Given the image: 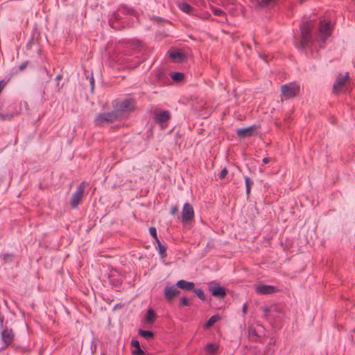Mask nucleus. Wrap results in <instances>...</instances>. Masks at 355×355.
<instances>
[{"mask_svg": "<svg viewBox=\"0 0 355 355\" xmlns=\"http://www.w3.org/2000/svg\"><path fill=\"white\" fill-rule=\"evenodd\" d=\"M300 40L296 46L301 49H309L313 42L311 28L308 22H303L300 26Z\"/></svg>", "mask_w": 355, "mask_h": 355, "instance_id": "obj_1", "label": "nucleus"}, {"mask_svg": "<svg viewBox=\"0 0 355 355\" xmlns=\"http://www.w3.org/2000/svg\"><path fill=\"white\" fill-rule=\"evenodd\" d=\"M136 102L134 98H125L123 100H115L113 102V107L118 111L120 117L123 112H132L135 108Z\"/></svg>", "mask_w": 355, "mask_h": 355, "instance_id": "obj_2", "label": "nucleus"}, {"mask_svg": "<svg viewBox=\"0 0 355 355\" xmlns=\"http://www.w3.org/2000/svg\"><path fill=\"white\" fill-rule=\"evenodd\" d=\"M119 118L118 111L115 109L109 112L101 113L96 115L94 119L96 125H102L103 123H112L116 121Z\"/></svg>", "mask_w": 355, "mask_h": 355, "instance_id": "obj_3", "label": "nucleus"}, {"mask_svg": "<svg viewBox=\"0 0 355 355\" xmlns=\"http://www.w3.org/2000/svg\"><path fill=\"white\" fill-rule=\"evenodd\" d=\"M300 91V87L295 83H289L281 86L282 95L286 99L295 98L298 95Z\"/></svg>", "mask_w": 355, "mask_h": 355, "instance_id": "obj_4", "label": "nucleus"}, {"mask_svg": "<svg viewBox=\"0 0 355 355\" xmlns=\"http://www.w3.org/2000/svg\"><path fill=\"white\" fill-rule=\"evenodd\" d=\"M87 184L85 181L82 182L77 187L76 191L72 195L71 199L70 200V205L72 208H76L80 203Z\"/></svg>", "mask_w": 355, "mask_h": 355, "instance_id": "obj_5", "label": "nucleus"}, {"mask_svg": "<svg viewBox=\"0 0 355 355\" xmlns=\"http://www.w3.org/2000/svg\"><path fill=\"white\" fill-rule=\"evenodd\" d=\"M194 221V210L191 205L187 202L182 210V222L184 224H190Z\"/></svg>", "mask_w": 355, "mask_h": 355, "instance_id": "obj_6", "label": "nucleus"}, {"mask_svg": "<svg viewBox=\"0 0 355 355\" xmlns=\"http://www.w3.org/2000/svg\"><path fill=\"white\" fill-rule=\"evenodd\" d=\"M349 78V72H347L345 75L339 73L336 77L335 83L333 85V92L335 94L340 92Z\"/></svg>", "mask_w": 355, "mask_h": 355, "instance_id": "obj_7", "label": "nucleus"}, {"mask_svg": "<svg viewBox=\"0 0 355 355\" xmlns=\"http://www.w3.org/2000/svg\"><path fill=\"white\" fill-rule=\"evenodd\" d=\"M275 286L266 284H258L255 286V291L259 295H270L278 291Z\"/></svg>", "mask_w": 355, "mask_h": 355, "instance_id": "obj_8", "label": "nucleus"}, {"mask_svg": "<svg viewBox=\"0 0 355 355\" xmlns=\"http://www.w3.org/2000/svg\"><path fill=\"white\" fill-rule=\"evenodd\" d=\"M176 286H166L164 290V295L166 300L168 302H171L173 299L180 294V291Z\"/></svg>", "mask_w": 355, "mask_h": 355, "instance_id": "obj_9", "label": "nucleus"}, {"mask_svg": "<svg viewBox=\"0 0 355 355\" xmlns=\"http://www.w3.org/2000/svg\"><path fill=\"white\" fill-rule=\"evenodd\" d=\"M209 290L214 297L220 300L224 299L227 295L226 289L224 287L220 286L218 285L209 286Z\"/></svg>", "mask_w": 355, "mask_h": 355, "instance_id": "obj_10", "label": "nucleus"}, {"mask_svg": "<svg viewBox=\"0 0 355 355\" xmlns=\"http://www.w3.org/2000/svg\"><path fill=\"white\" fill-rule=\"evenodd\" d=\"M257 126L252 125L247 128H240L236 130L237 136L240 138L249 137L254 135Z\"/></svg>", "mask_w": 355, "mask_h": 355, "instance_id": "obj_11", "label": "nucleus"}, {"mask_svg": "<svg viewBox=\"0 0 355 355\" xmlns=\"http://www.w3.org/2000/svg\"><path fill=\"white\" fill-rule=\"evenodd\" d=\"M169 58L176 63H182L187 59L186 55L181 51H171L169 53Z\"/></svg>", "mask_w": 355, "mask_h": 355, "instance_id": "obj_12", "label": "nucleus"}, {"mask_svg": "<svg viewBox=\"0 0 355 355\" xmlns=\"http://www.w3.org/2000/svg\"><path fill=\"white\" fill-rule=\"evenodd\" d=\"M320 32L323 40H325L330 35V21L321 22L320 26Z\"/></svg>", "mask_w": 355, "mask_h": 355, "instance_id": "obj_13", "label": "nucleus"}, {"mask_svg": "<svg viewBox=\"0 0 355 355\" xmlns=\"http://www.w3.org/2000/svg\"><path fill=\"white\" fill-rule=\"evenodd\" d=\"M176 287L184 291H193L195 288V284L191 282H187L186 280H179L175 284Z\"/></svg>", "mask_w": 355, "mask_h": 355, "instance_id": "obj_14", "label": "nucleus"}, {"mask_svg": "<svg viewBox=\"0 0 355 355\" xmlns=\"http://www.w3.org/2000/svg\"><path fill=\"white\" fill-rule=\"evenodd\" d=\"M14 339V334L12 329H6L2 331V340L6 346L10 345Z\"/></svg>", "mask_w": 355, "mask_h": 355, "instance_id": "obj_15", "label": "nucleus"}, {"mask_svg": "<svg viewBox=\"0 0 355 355\" xmlns=\"http://www.w3.org/2000/svg\"><path fill=\"white\" fill-rule=\"evenodd\" d=\"M260 309L263 311V315L266 318L270 319V318H275L274 313L278 312L276 306H261Z\"/></svg>", "mask_w": 355, "mask_h": 355, "instance_id": "obj_16", "label": "nucleus"}, {"mask_svg": "<svg viewBox=\"0 0 355 355\" xmlns=\"http://www.w3.org/2000/svg\"><path fill=\"white\" fill-rule=\"evenodd\" d=\"M171 118L170 112L167 110L162 111L155 114V120L157 123H163L168 121Z\"/></svg>", "mask_w": 355, "mask_h": 355, "instance_id": "obj_17", "label": "nucleus"}, {"mask_svg": "<svg viewBox=\"0 0 355 355\" xmlns=\"http://www.w3.org/2000/svg\"><path fill=\"white\" fill-rule=\"evenodd\" d=\"M131 346L135 348L132 352L133 355H145V352L141 349L139 342L137 340L132 339Z\"/></svg>", "mask_w": 355, "mask_h": 355, "instance_id": "obj_18", "label": "nucleus"}, {"mask_svg": "<svg viewBox=\"0 0 355 355\" xmlns=\"http://www.w3.org/2000/svg\"><path fill=\"white\" fill-rule=\"evenodd\" d=\"M122 17L121 13L119 12V10L116 12H114L111 17L109 19V24L111 27L113 28H115L114 23L116 22L119 19H120Z\"/></svg>", "mask_w": 355, "mask_h": 355, "instance_id": "obj_19", "label": "nucleus"}, {"mask_svg": "<svg viewBox=\"0 0 355 355\" xmlns=\"http://www.w3.org/2000/svg\"><path fill=\"white\" fill-rule=\"evenodd\" d=\"M118 10L121 16L125 15H136V12L134 9L128 8L126 6H121L118 8Z\"/></svg>", "mask_w": 355, "mask_h": 355, "instance_id": "obj_20", "label": "nucleus"}, {"mask_svg": "<svg viewBox=\"0 0 355 355\" xmlns=\"http://www.w3.org/2000/svg\"><path fill=\"white\" fill-rule=\"evenodd\" d=\"M156 314L155 311L150 309L148 310L146 315V321L148 324H153L155 321Z\"/></svg>", "mask_w": 355, "mask_h": 355, "instance_id": "obj_21", "label": "nucleus"}, {"mask_svg": "<svg viewBox=\"0 0 355 355\" xmlns=\"http://www.w3.org/2000/svg\"><path fill=\"white\" fill-rule=\"evenodd\" d=\"M138 334L146 340H150L154 337V333L151 331L139 329Z\"/></svg>", "mask_w": 355, "mask_h": 355, "instance_id": "obj_22", "label": "nucleus"}, {"mask_svg": "<svg viewBox=\"0 0 355 355\" xmlns=\"http://www.w3.org/2000/svg\"><path fill=\"white\" fill-rule=\"evenodd\" d=\"M220 317L218 315H212L205 323L204 327L205 329H209L218 320Z\"/></svg>", "mask_w": 355, "mask_h": 355, "instance_id": "obj_23", "label": "nucleus"}, {"mask_svg": "<svg viewBox=\"0 0 355 355\" xmlns=\"http://www.w3.org/2000/svg\"><path fill=\"white\" fill-rule=\"evenodd\" d=\"M178 8L185 13H190L193 10L192 7L185 2L179 3Z\"/></svg>", "mask_w": 355, "mask_h": 355, "instance_id": "obj_24", "label": "nucleus"}, {"mask_svg": "<svg viewBox=\"0 0 355 355\" xmlns=\"http://www.w3.org/2000/svg\"><path fill=\"white\" fill-rule=\"evenodd\" d=\"M205 349L209 355H212L218 349V345L214 343H208L205 347Z\"/></svg>", "mask_w": 355, "mask_h": 355, "instance_id": "obj_25", "label": "nucleus"}, {"mask_svg": "<svg viewBox=\"0 0 355 355\" xmlns=\"http://www.w3.org/2000/svg\"><path fill=\"white\" fill-rule=\"evenodd\" d=\"M245 183L246 187V194L248 197L250 193L251 187L253 185V181L249 177L245 178Z\"/></svg>", "mask_w": 355, "mask_h": 355, "instance_id": "obj_26", "label": "nucleus"}, {"mask_svg": "<svg viewBox=\"0 0 355 355\" xmlns=\"http://www.w3.org/2000/svg\"><path fill=\"white\" fill-rule=\"evenodd\" d=\"M221 3L227 10L230 6L239 7V5L236 3L235 0H221Z\"/></svg>", "mask_w": 355, "mask_h": 355, "instance_id": "obj_27", "label": "nucleus"}, {"mask_svg": "<svg viewBox=\"0 0 355 355\" xmlns=\"http://www.w3.org/2000/svg\"><path fill=\"white\" fill-rule=\"evenodd\" d=\"M157 249L162 258L166 257V247L164 245L159 243V245H157Z\"/></svg>", "mask_w": 355, "mask_h": 355, "instance_id": "obj_28", "label": "nucleus"}, {"mask_svg": "<svg viewBox=\"0 0 355 355\" xmlns=\"http://www.w3.org/2000/svg\"><path fill=\"white\" fill-rule=\"evenodd\" d=\"M210 8L215 15H217V16L223 15L225 17V21H227L226 14L225 13V12H223V10H222L221 9H219V8H216L214 6H211Z\"/></svg>", "mask_w": 355, "mask_h": 355, "instance_id": "obj_29", "label": "nucleus"}, {"mask_svg": "<svg viewBox=\"0 0 355 355\" xmlns=\"http://www.w3.org/2000/svg\"><path fill=\"white\" fill-rule=\"evenodd\" d=\"M196 296L200 299L201 300H205V295L204 293V291L201 288H195L193 290Z\"/></svg>", "mask_w": 355, "mask_h": 355, "instance_id": "obj_30", "label": "nucleus"}, {"mask_svg": "<svg viewBox=\"0 0 355 355\" xmlns=\"http://www.w3.org/2000/svg\"><path fill=\"white\" fill-rule=\"evenodd\" d=\"M14 116L12 113L0 112V119L2 121L8 120L10 121Z\"/></svg>", "mask_w": 355, "mask_h": 355, "instance_id": "obj_31", "label": "nucleus"}, {"mask_svg": "<svg viewBox=\"0 0 355 355\" xmlns=\"http://www.w3.org/2000/svg\"><path fill=\"white\" fill-rule=\"evenodd\" d=\"M184 73L181 72H175L171 75V78L175 81H180L184 78Z\"/></svg>", "mask_w": 355, "mask_h": 355, "instance_id": "obj_32", "label": "nucleus"}, {"mask_svg": "<svg viewBox=\"0 0 355 355\" xmlns=\"http://www.w3.org/2000/svg\"><path fill=\"white\" fill-rule=\"evenodd\" d=\"M2 259L5 263L12 262L13 261V254L9 253L4 254Z\"/></svg>", "mask_w": 355, "mask_h": 355, "instance_id": "obj_33", "label": "nucleus"}, {"mask_svg": "<svg viewBox=\"0 0 355 355\" xmlns=\"http://www.w3.org/2000/svg\"><path fill=\"white\" fill-rule=\"evenodd\" d=\"M191 304L189 299L186 297H182L180 299V305L182 306H188Z\"/></svg>", "mask_w": 355, "mask_h": 355, "instance_id": "obj_34", "label": "nucleus"}, {"mask_svg": "<svg viewBox=\"0 0 355 355\" xmlns=\"http://www.w3.org/2000/svg\"><path fill=\"white\" fill-rule=\"evenodd\" d=\"M238 8H239V7H236V6H230L227 8V10H228V12H230V14L231 15H236L238 14Z\"/></svg>", "mask_w": 355, "mask_h": 355, "instance_id": "obj_35", "label": "nucleus"}, {"mask_svg": "<svg viewBox=\"0 0 355 355\" xmlns=\"http://www.w3.org/2000/svg\"><path fill=\"white\" fill-rule=\"evenodd\" d=\"M277 0H261L260 5L261 6H267L272 5L276 2Z\"/></svg>", "mask_w": 355, "mask_h": 355, "instance_id": "obj_36", "label": "nucleus"}, {"mask_svg": "<svg viewBox=\"0 0 355 355\" xmlns=\"http://www.w3.org/2000/svg\"><path fill=\"white\" fill-rule=\"evenodd\" d=\"M149 232H150V234L154 238V239H157V230H156V228L155 227H150L149 228Z\"/></svg>", "mask_w": 355, "mask_h": 355, "instance_id": "obj_37", "label": "nucleus"}, {"mask_svg": "<svg viewBox=\"0 0 355 355\" xmlns=\"http://www.w3.org/2000/svg\"><path fill=\"white\" fill-rule=\"evenodd\" d=\"M227 173H228V171L226 168H223L219 174L220 179L225 178V176L227 175Z\"/></svg>", "mask_w": 355, "mask_h": 355, "instance_id": "obj_38", "label": "nucleus"}, {"mask_svg": "<svg viewBox=\"0 0 355 355\" xmlns=\"http://www.w3.org/2000/svg\"><path fill=\"white\" fill-rule=\"evenodd\" d=\"M178 212V206H173L170 209V213L173 216L177 214Z\"/></svg>", "mask_w": 355, "mask_h": 355, "instance_id": "obj_39", "label": "nucleus"}, {"mask_svg": "<svg viewBox=\"0 0 355 355\" xmlns=\"http://www.w3.org/2000/svg\"><path fill=\"white\" fill-rule=\"evenodd\" d=\"M132 44L134 45H135L136 46H138V47L143 46L142 42L141 41H139V40H133L132 41Z\"/></svg>", "mask_w": 355, "mask_h": 355, "instance_id": "obj_40", "label": "nucleus"}, {"mask_svg": "<svg viewBox=\"0 0 355 355\" xmlns=\"http://www.w3.org/2000/svg\"><path fill=\"white\" fill-rule=\"evenodd\" d=\"M27 64H28V62H24L21 63V64L19 65V69L20 71H22V70L25 69H26V66H27Z\"/></svg>", "mask_w": 355, "mask_h": 355, "instance_id": "obj_41", "label": "nucleus"}, {"mask_svg": "<svg viewBox=\"0 0 355 355\" xmlns=\"http://www.w3.org/2000/svg\"><path fill=\"white\" fill-rule=\"evenodd\" d=\"M271 160L272 159L270 157H265L263 159V162L266 164H268Z\"/></svg>", "mask_w": 355, "mask_h": 355, "instance_id": "obj_42", "label": "nucleus"}, {"mask_svg": "<svg viewBox=\"0 0 355 355\" xmlns=\"http://www.w3.org/2000/svg\"><path fill=\"white\" fill-rule=\"evenodd\" d=\"M247 307H248L247 304H243V309H242V310H243V313L244 314H245V313H246V311H247Z\"/></svg>", "mask_w": 355, "mask_h": 355, "instance_id": "obj_43", "label": "nucleus"}, {"mask_svg": "<svg viewBox=\"0 0 355 355\" xmlns=\"http://www.w3.org/2000/svg\"><path fill=\"white\" fill-rule=\"evenodd\" d=\"M250 334L252 336H257L255 329H250L249 330Z\"/></svg>", "mask_w": 355, "mask_h": 355, "instance_id": "obj_44", "label": "nucleus"}, {"mask_svg": "<svg viewBox=\"0 0 355 355\" xmlns=\"http://www.w3.org/2000/svg\"><path fill=\"white\" fill-rule=\"evenodd\" d=\"M90 84H91V86H92V89H94V80L93 78H91L90 80Z\"/></svg>", "mask_w": 355, "mask_h": 355, "instance_id": "obj_45", "label": "nucleus"}, {"mask_svg": "<svg viewBox=\"0 0 355 355\" xmlns=\"http://www.w3.org/2000/svg\"><path fill=\"white\" fill-rule=\"evenodd\" d=\"M155 240V242L157 243V245H159V243H161L158 239V237L157 236V239H154Z\"/></svg>", "mask_w": 355, "mask_h": 355, "instance_id": "obj_46", "label": "nucleus"}, {"mask_svg": "<svg viewBox=\"0 0 355 355\" xmlns=\"http://www.w3.org/2000/svg\"><path fill=\"white\" fill-rule=\"evenodd\" d=\"M60 77H61V76L59 75V76H57V78H58V79H60Z\"/></svg>", "mask_w": 355, "mask_h": 355, "instance_id": "obj_47", "label": "nucleus"}, {"mask_svg": "<svg viewBox=\"0 0 355 355\" xmlns=\"http://www.w3.org/2000/svg\"><path fill=\"white\" fill-rule=\"evenodd\" d=\"M304 0H301V3H302V1H304Z\"/></svg>", "mask_w": 355, "mask_h": 355, "instance_id": "obj_48", "label": "nucleus"}]
</instances>
